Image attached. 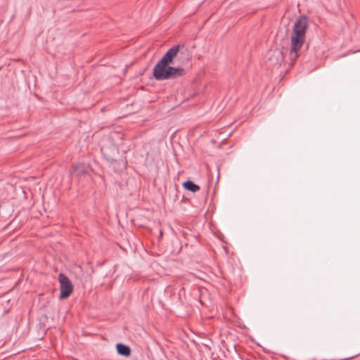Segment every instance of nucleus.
I'll list each match as a JSON object with an SVG mask.
<instances>
[{
	"label": "nucleus",
	"mask_w": 360,
	"mask_h": 360,
	"mask_svg": "<svg viewBox=\"0 0 360 360\" xmlns=\"http://www.w3.org/2000/svg\"><path fill=\"white\" fill-rule=\"evenodd\" d=\"M115 136H116L117 138H118L119 139H120V140H122V136H121L120 134H117V133H115H115H112V134H110V138L111 139H114Z\"/></svg>",
	"instance_id": "9"
},
{
	"label": "nucleus",
	"mask_w": 360,
	"mask_h": 360,
	"mask_svg": "<svg viewBox=\"0 0 360 360\" xmlns=\"http://www.w3.org/2000/svg\"><path fill=\"white\" fill-rule=\"evenodd\" d=\"M116 349L118 354L124 356H129L131 354V349L129 346L122 343H117L116 345Z\"/></svg>",
	"instance_id": "7"
},
{
	"label": "nucleus",
	"mask_w": 360,
	"mask_h": 360,
	"mask_svg": "<svg viewBox=\"0 0 360 360\" xmlns=\"http://www.w3.org/2000/svg\"><path fill=\"white\" fill-rule=\"evenodd\" d=\"M269 54L271 55L269 60L271 61V64L280 63L284 60L283 53L278 50L271 51Z\"/></svg>",
	"instance_id": "5"
},
{
	"label": "nucleus",
	"mask_w": 360,
	"mask_h": 360,
	"mask_svg": "<svg viewBox=\"0 0 360 360\" xmlns=\"http://www.w3.org/2000/svg\"><path fill=\"white\" fill-rule=\"evenodd\" d=\"M309 27L308 18L300 16L295 21L290 37V60L295 63L299 56V52L305 41L306 31Z\"/></svg>",
	"instance_id": "2"
},
{
	"label": "nucleus",
	"mask_w": 360,
	"mask_h": 360,
	"mask_svg": "<svg viewBox=\"0 0 360 360\" xmlns=\"http://www.w3.org/2000/svg\"><path fill=\"white\" fill-rule=\"evenodd\" d=\"M192 57V53L188 50L186 49L181 52V65H184L185 69L188 70L191 67L190 59Z\"/></svg>",
	"instance_id": "6"
},
{
	"label": "nucleus",
	"mask_w": 360,
	"mask_h": 360,
	"mask_svg": "<svg viewBox=\"0 0 360 360\" xmlns=\"http://www.w3.org/2000/svg\"><path fill=\"white\" fill-rule=\"evenodd\" d=\"M60 283V299L64 300L70 297L73 291V285L69 278L63 273L58 275Z\"/></svg>",
	"instance_id": "3"
},
{
	"label": "nucleus",
	"mask_w": 360,
	"mask_h": 360,
	"mask_svg": "<svg viewBox=\"0 0 360 360\" xmlns=\"http://www.w3.org/2000/svg\"><path fill=\"white\" fill-rule=\"evenodd\" d=\"M183 187L192 193H197L200 191V188L198 185L193 183L192 181H186L182 184Z\"/></svg>",
	"instance_id": "8"
},
{
	"label": "nucleus",
	"mask_w": 360,
	"mask_h": 360,
	"mask_svg": "<svg viewBox=\"0 0 360 360\" xmlns=\"http://www.w3.org/2000/svg\"><path fill=\"white\" fill-rule=\"evenodd\" d=\"M89 172V165L84 163H78L72 167V174L77 177L84 176L88 174Z\"/></svg>",
	"instance_id": "4"
},
{
	"label": "nucleus",
	"mask_w": 360,
	"mask_h": 360,
	"mask_svg": "<svg viewBox=\"0 0 360 360\" xmlns=\"http://www.w3.org/2000/svg\"><path fill=\"white\" fill-rule=\"evenodd\" d=\"M179 49L180 44L173 46L156 63L153 70V75L156 80L161 81L173 79L178 73H180V68L169 65L172 63Z\"/></svg>",
	"instance_id": "1"
}]
</instances>
